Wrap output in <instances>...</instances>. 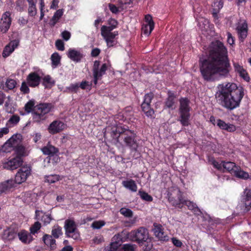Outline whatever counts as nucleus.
Segmentation results:
<instances>
[{"label":"nucleus","instance_id":"nucleus-39","mask_svg":"<svg viewBox=\"0 0 251 251\" xmlns=\"http://www.w3.org/2000/svg\"><path fill=\"white\" fill-rule=\"evenodd\" d=\"M222 163H223V168L232 174H233L235 168L238 167L236 165L235 163L232 162L222 161Z\"/></svg>","mask_w":251,"mask_h":251},{"label":"nucleus","instance_id":"nucleus-53","mask_svg":"<svg viewBox=\"0 0 251 251\" xmlns=\"http://www.w3.org/2000/svg\"><path fill=\"white\" fill-rule=\"evenodd\" d=\"M133 0H118V3L120 5L121 10H124L126 8V6L130 4L132 2Z\"/></svg>","mask_w":251,"mask_h":251},{"label":"nucleus","instance_id":"nucleus-27","mask_svg":"<svg viewBox=\"0 0 251 251\" xmlns=\"http://www.w3.org/2000/svg\"><path fill=\"white\" fill-rule=\"evenodd\" d=\"M126 130V129L123 128L121 126L113 128L111 131V136L113 139L116 140L117 142L121 143L120 139L121 137L120 136L122 134L125 133Z\"/></svg>","mask_w":251,"mask_h":251},{"label":"nucleus","instance_id":"nucleus-5","mask_svg":"<svg viewBox=\"0 0 251 251\" xmlns=\"http://www.w3.org/2000/svg\"><path fill=\"white\" fill-rule=\"evenodd\" d=\"M127 237L130 240L135 242L141 246L145 245L146 243L148 244L149 241H150L148 230L143 226L131 230L128 233ZM151 247V244H148L145 250L149 251Z\"/></svg>","mask_w":251,"mask_h":251},{"label":"nucleus","instance_id":"nucleus-15","mask_svg":"<svg viewBox=\"0 0 251 251\" xmlns=\"http://www.w3.org/2000/svg\"><path fill=\"white\" fill-rule=\"evenodd\" d=\"M11 24V18L9 12H5L1 17L0 23V30L3 33L6 32Z\"/></svg>","mask_w":251,"mask_h":251},{"label":"nucleus","instance_id":"nucleus-28","mask_svg":"<svg viewBox=\"0 0 251 251\" xmlns=\"http://www.w3.org/2000/svg\"><path fill=\"white\" fill-rule=\"evenodd\" d=\"M41 150L44 154L50 156H53L59 151L58 148L49 144L42 148Z\"/></svg>","mask_w":251,"mask_h":251},{"label":"nucleus","instance_id":"nucleus-13","mask_svg":"<svg viewBox=\"0 0 251 251\" xmlns=\"http://www.w3.org/2000/svg\"><path fill=\"white\" fill-rule=\"evenodd\" d=\"M23 162L22 158L19 156H16L3 164L4 169L13 170L20 167Z\"/></svg>","mask_w":251,"mask_h":251},{"label":"nucleus","instance_id":"nucleus-20","mask_svg":"<svg viewBox=\"0 0 251 251\" xmlns=\"http://www.w3.org/2000/svg\"><path fill=\"white\" fill-rule=\"evenodd\" d=\"M19 240L23 243L27 244L31 243L33 238L32 235L25 230H22L17 233Z\"/></svg>","mask_w":251,"mask_h":251},{"label":"nucleus","instance_id":"nucleus-24","mask_svg":"<svg viewBox=\"0 0 251 251\" xmlns=\"http://www.w3.org/2000/svg\"><path fill=\"white\" fill-rule=\"evenodd\" d=\"M153 230L155 236L159 240L163 241L169 240V236L165 234L161 225L155 226Z\"/></svg>","mask_w":251,"mask_h":251},{"label":"nucleus","instance_id":"nucleus-37","mask_svg":"<svg viewBox=\"0 0 251 251\" xmlns=\"http://www.w3.org/2000/svg\"><path fill=\"white\" fill-rule=\"evenodd\" d=\"M123 185L132 192H135L137 190V186L135 182L132 180H125L122 182Z\"/></svg>","mask_w":251,"mask_h":251},{"label":"nucleus","instance_id":"nucleus-19","mask_svg":"<svg viewBox=\"0 0 251 251\" xmlns=\"http://www.w3.org/2000/svg\"><path fill=\"white\" fill-rule=\"evenodd\" d=\"M247 24L246 21H241L237 26V30L240 40L243 41L247 36Z\"/></svg>","mask_w":251,"mask_h":251},{"label":"nucleus","instance_id":"nucleus-43","mask_svg":"<svg viewBox=\"0 0 251 251\" xmlns=\"http://www.w3.org/2000/svg\"><path fill=\"white\" fill-rule=\"evenodd\" d=\"M153 25L143 24L142 30L143 33L147 36L149 35L154 28Z\"/></svg>","mask_w":251,"mask_h":251},{"label":"nucleus","instance_id":"nucleus-41","mask_svg":"<svg viewBox=\"0 0 251 251\" xmlns=\"http://www.w3.org/2000/svg\"><path fill=\"white\" fill-rule=\"evenodd\" d=\"M45 181L49 183H54L60 179L58 175H50L45 176Z\"/></svg>","mask_w":251,"mask_h":251},{"label":"nucleus","instance_id":"nucleus-3","mask_svg":"<svg viewBox=\"0 0 251 251\" xmlns=\"http://www.w3.org/2000/svg\"><path fill=\"white\" fill-rule=\"evenodd\" d=\"M208 51L207 58H201L200 63H228L226 49L221 42H212L209 47Z\"/></svg>","mask_w":251,"mask_h":251},{"label":"nucleus","instance_id":"nucleus-36","mask_svg":"<svg viewBox=\"0 0 251 251\" xmlns=\"http://www.w3.org/2000/svg\"><path fill=\"white\" fill-rule=\"evenodd\" d=\"M108 24L109 26L102 25L101 27V30L111 32L117 27L118 22L116 20L111 18L108 21Z\"/></svg>","mask_w":251,"mask_h":251},{"label":"nucleus","instance_id":"nucleus-25","mask_svg":"<svg viewBox=\"0 0 251 251\" xmlns=\"http://www.w3.org/2000/svg\"><path fill=\"white\" fill-rule=\"evenodd\" d=\"M216 124L221 129L226 130L228 132H233L236 129V126L234 125L226 124L221 119H218Z\"/></svg>","mask_w":251,"mask_h":251},{"label":"nucleus","instance_id":"nucleus-52","mask_svg":"<svg viewBox=\"0 0 251 251\" xmlns=\"http://www.w3.org/2000/svg\"><path fill=\"white\" fill-rule=\"evenodd\" d=\"M199 25L201 30H207V28L209 27V21L207 19H201L199 21Z\"/></svg>","mask_w":251,"mask_h":251},{"label":"nucleus","instance_id":"nucleus-32","mask_svg":"<svg viewBox=\"0 0 251 251\" xmlns=\"http://www.w3.org/2000/svg\"><path fill=\"white\" fill-rule=\"evenodd\" d=\"M42 85L46 89H50L55 83V81L50 75H46L42 78Z\"/></svg>","mask_w":251,"mask_h":251},{"label":"nucleus","instance_id":"nucleus-30","mask_svg":"<svg viewBox=\"0 0 251 251\" xmlns=\"http://www.w3.org/2000/svg\"><path fill=\"white\" fill-rule=\"evenodd\" d=\"M14 181L12 179L7 180L0 184V194L9 191L14 186Z\"/></svg>","mask_w":251,"mask_h":251},{"label":"nucleus","instance_id":"nucleus-34","mask_svg":"<svg viewBox=\"0 0 251 251\" xmlns=\"http://www.w3.org/2000/svg\"><path fill=\"white\" fill-rule=\"evenodd\" d=\"M233 174L236 177L243 179H247L249 178V174L248 173L242 170L239 166L235 168V171H234Z\"/></svg>","mask_w":251,"mask_h":251},{"label":"nucleus","instance_id":"nucleus-63","mask_svg":"<svg viewBox=\"0 0 251 251\" xmlns=\"http://www.w3.org/2000/svg\"><path fill=\"white\" fill-rule=\"evenodd\" d=\"M61 36L65 41H67L71 37V33L70 32L65 30L61 33Z\"/></svg>","mask_w":251,"mask_h":251},{"label":"nucleus","instance_id":"nucleus-14","mask_svg":"<svg viewBox=\"0 0 251 251\" xmlns=\"http://www.w3.org/2000/svg\"><path fill=\"white\" fill-rule=\"evenodd\" d=\"M67 55L70 59L75 62H80L84 57V54L81 50L75 48H70Z\"/></svg>","mask_w":251,"mask_h":251},{"label":"nucleus","instance_id":"nucleus-49","mask_svg":"<svg viewBox=\"0 0 251 251\" xmlns=\"http://www.w3.org/2000/svg\"><path fill=\"white\" fill-rule=\"evenodd\" d=\"M154 94L152 92H150L146 94L144 96L143 103L150 104L152 100L154 98Z\"/></svg>","mask_w":251,"mask_h":251},{"label":"nucleus","instance_id":"nucleus-29","mask_svg":"<svg viewBox=\"0 0 251 251\" xmlns=\"http://www.w3.org/2000/svg\"><path fill=\"white\" fill-rule=\"evenodd\" d=\"M168 96L166 99L165 101V107L168 108H171L172 109H175V107H173L175 103L176 97L174 93H172L171 91H169L168 92Z\"/></svg>","mask_w":251,"mask_h":251},{"label":"nucleus","instance_id":"nucleus-12","mask_svg":"<svg viewBox=\"0 0 251 251\" xmlns=\"http://www.w3.org/2000/svg\"><path fill=\"white\" fill-rule=\"evenodd\" d=\"M23 162L22 158L19 156H16L3 164L4 169L13 170L20 167Z\"/></svg>","mask_w":251,"mask_h":251},{"label":"nucleus","instance_id":"nucleus-6","mask_svg":"<svg viewBox=\"0 0 251 251\" xmlns=\"http://www.w3.org/2000/svg\"><path fill=\"white\" fill-rule=\"evenodd\" d=\"M179 119L182 126H187L190 125V100L187 98H181L179 99Z\"/></svg>","mask_w":251,"mask_h":251},{"label":"nucleus","instance_id":"nucleus-45","mask_svg":"<svg viewBox=\"0 0 251 251\" xmlns=\"http://www.w3.org/2000/svg\"><path fill=\"white\" fill-rule=\"evenodd\" d=\"M120 213L127 218H131L133 216L132 211L126 207H122L120 210Z\"/></svg>","mask_w":251,"mask_h":251},{"label":"nucleus","instance_id":"nucleus-9","mask_svg":"<svg viewBox=\"0 0 251 251\" xmlns=\"http://www.w3.org/2000/svg\"><path fill=\"white\" fill-rule=\"evenodd\" d=\"M31 174V167L30 165L23 166L19 169L15 177L14 184H21L26 181Z\"/></svg>","mask_w":251,"mask_h":251},{"label":"nucleus","instance_id":"nucleus-61","mask_svg":"<svg viewBox=\"0 0 251 251\" xmlns=\"http://www.w3.org/2000/svg\"><path fill=\"white\" fill-rule=\"evenodd\" d=\"M122 249L124 251H134L135 245L130 244H126L123 245Z\"/></svg>","mask_w":251,"mask_h":251},{"label":"nucleus","instance_id":"nucleus-57","mask_svg":"<svg viewBox=\"0 0 251 251\" xmlns=\"http://www.w3.org/2000/svg\"><path fill=\"white\" fill-rule=\"evenodd\" d=\"M28 85L27 83V81H24L22 83L21 87L20 88V90L24 94H28L29 92V89L28 88Z\"/></svg>","mask_w":251,"mask_h":251},{"label":"nucleus","instance_id":"nucleus-62","mask_svg":"<svg viewBox=\"0 0 251 251\" xmlns=\"http://www.w3.org/2000/svg\"><path fill=\"white\" fill-rule=\"evenodd\" d=\"M55 46L57 49L61 51L64 50V43L61 40H57L55 42Z\"/></svg>","mask_w":251,"mask_h":251},{"label":"nucleus","instance_id":"nucleus-10","mask_svg":"<svg viewBox=\"0 0 251 251\" xmlns=\"http://www.w3.org/2000/svg\"><path fill=\"white\" fill-rule=\"evenodd\" d=\"M106 64H94L93 69L94 79L93 82L95 85L98 83V80L101 78V77L105 74L107 69Z\"/></svg>","mask_w":251,"mask_h":251},{"label":"nucleus","instance_id":"nucleus-54","mask_svg":"<svg viewBox=\"0 0 251 251\" xmlns=\"http://www.w3.org/2000/svg\"><path fill=\"white\" fill-rule=\"evenodd\" d=\"M108 7L110 11L113 14H117L122 10H121V8L120 7V5H119L118 7H117L113 4L109 3Z\"/></svg>","mask_w":251,"mask_h":251},{"label":"nucleus","instance_id":"nucleus-16","mask_svg":"<svg viewBox=\"0 0 251 251\" xmlns=\"http://www.w3.org/2000/svg\"><path fill=\"white\" fill-rule=\"evenodd\" d=\"M41 77L36 72H31L27 76L26 79L27 83L31 87L38 86L41 82Z\"/></svg>","mask_w":251,"mask_h":251},{"label":"nucleus","instance_id":"nucleus-50","mask_svg":"<svg viewBox=\"0 0 251 251\" xmlns=\"http://www.w3.org/2000/svg\"><path fill=\"white\" fill-rule=\"evenodd\" d=\"M41 227V224L39 222H35L30 227V233L31 234H34L37 233Z\"/></svg>","mask_w":251,"mask_h":251},{"label":"nucleus","instance_id":"nucleus-40","mask_svg":"<svg viewBox=\"0 0 251 251\" xmlns=\"http://www.w3.org/2000/svg\"><path fill=\"white\" fill-rule=\"evenodd\" d=\"M141 107L142 111L148 117H151L154 113L153 109L151 108V104L142 103Z\"/></svg>","mask_w":251,"mask_h":251},{"label":"nucleus","instance_id":"nucleus-18","mask_svg":"<svg viewBox=\"0 0 251 251\" xmlns=\"http://www.w3.org/2000/svg\"><path fill=\"white\" fill-rule=\"evenodd\" d=\"M65 127L64 124L60 121H54L48 127L49 132L54 134L62 131Z\"/></svg>","mask_w":251,"mask_h":251},{"label":"nucleus","instance_id":"nucleus-48","mask_svg":"<svg viewBox=\"0 0 251 251\" xmlns=\"http://www.w3.org/2000/svg\"><path fill=\"white\" fill-rule=\"evenodd\" d=\"M36 3L28 4V12L30 16H35L37 14Z\"/></svg>","mask_w":251,"mask_h":251},{"label":"nucleus","instance_id":"nucleus-56","mask_svg":"<svg viewBox=\"0 0 251 251\" xmlns=\"http://www.w3.org/2000/svg\"><path fill=\"white\" fill-rule=\"evenodd\" d=\"M105 224L104 222L102 221H94L91 225L94 229H100Z\"/></svg>","mask_w":251,"mask_h":251},{"label":"nucleus","instance_id":"nucleus-21","mask_svg":"<svg viewBox=\"0 0 251 251\" xmlns=\"http://www.w3.org/2000/svg\"><path fill=\"white\" fill-rule=\"evenodd\" d=\"M19 44V42L18 40L11 41L4 48L2 52V56L4 57L8 56L18 47Z\"/></svg>","mask_w":251,"mask_h":251},{"label":"nucleus","instance_id":"nucleus-51","mask_svg":"<svg viewBox=\"0 0 251 251\" xmlns=\"http://www.w3.org/2000/svg\"><path fill=\"white\" fill-rule=\"evenodd\" d=\"M223 6L222 0H214L213 7L215 11H219Z\"/></svg>","mask_w":251,"mask_h":251},{"label":"nucleus","instance_id":"nucleus-44","mask_svg":"<svg viewBox=\"0 0 251 251\" xmlns=\"http://www.w3.org/2000/svg\"><path fill=\"white\" fill-rule=\"evenodd\" d=\"M15 152L16 153V156H19L22 158V156H24L27 155L25 149L23 146H19L17 147L15 149Z\"/></svg>","mask_w":251,"mask_h":251},{"label":"nucleus","instance_id":"nucleus-2","mask_svg":"<svg viewBox=\"0 0 251 251\" xmlns=\"http://www.w3.org/2000/svg\"><path fill=\"white\" fill-rule=\"evenodd\" d=\"M230 64H201L200 72L207 81H212L221 76H226L229 72Z\"/></svg>","mask_w":251,"mask_h":251},{"label":"nucleus","instance_id":"nucleus-22","mask_svg":"<svg viewBox=\"0 0 251 251\" xmlns=\"http://www.w3.org/2000/svg\"><path fill=\"white\" fill-rule=\"evenodd\" d=\"M242 202L245 206L247 211H248L251 208V190L246 188L244 191L242 196Z\"/></svg>","mask_w":251,"mask_h":251},{"label":"nucleus","instance_id":"nucleus-31","mask_svg":"<svg viewBox=\"0 0 251 251\" xmlns=\"http://www.w3.org/2000/svg\"><path fill=\"white\" fill-rule=\"evenodd\" d=\"M43 241L47 246L50 247L51 250L56 248L55 240L53 239L52 235L45 234L43 237Z\"/></svg>","mask_w":251,"mask_h":251},{"label":"nucleus","instance_id":"nucleus-7","mask_svg":"<svg viewBox=\"0 0 251 251\" xmlns=\"http://www.w3.org/2000/svg\"><path fill=\"white\" fill-rule=\"evenodd\" d=\"M120 139V144H122L121 140L124 141L125 145L129 147L132 151H137L138 148L139 147L135 137L136 134L134 131L126 129L124 133L121 134Z\"/></svg>","mask_w":251,"mask_h":251},{"label":"nucleus","instance_id":"nucleus-35","mask_svg":"<svg viewBox=\"0 0 251 251\" xmlns=\"http://www.w3.org/2000/svg\"><path fill=\"white\" fill-rule=\"evenodd\" d=\"M16 235L17 233L14 229L8 228L4 230L2 238L4 240L10 241L13 240Z\"/></svg>","mask_w":251,"mask_h":251},{"label":"nucleus","instance_id":"nucleus-8","mask_svg":"<svg viewBox=\"0 0 251 251\" xmlns=\"http://www.w3.org/2000/svg\"><path fill=\"white\" fill-rule=\"evenodd\" d=\"M64 228L67 237L72 238L75 240L80 239V234L74 220L67 219L65 221Z\"/></svg>","mask_w":251,"mask_h":251},{"label":"nucleus","instance_id":"nucleus-33","mask_svg":"<svg viewBox=\"0 0 251 251\" xmlns=\"http://www.w3.org/2000/svg\"><path fill=\"white\" fill-rule=\"evenodd\" d=\"M184 203L182 204H185L187 206L189 209L193 211L194 213L196 215H200L201 214V212L199 207L197 206L196 203L191 201H188L183 200Z\"/></svg>","mask_w":251,"mask_h":251},{"label":"nucleus","instance_id":"nucleus-58","mask_svg":"<svg viewBox=\"0 0 251 251\" xmlns=\"http://www.w3.org/2000/svg\"><path fill=\"white\" fill-rule=\"evenodd\" d=\"M92 86V82H89L87 81H82L79 87H80L82 89H85L86 88H88L89 90L91 89Z\"/></svg>","mask_w":251,"mask_h":251},{"label":"nucleus","instance_id":"nucleus-26","mask_svg":"<svg viewBox=\"0 0 251 251\" xmlns=\"http://www.w3.org/2000/svg\"><path fill=\"white\" fill-rule=\"evenodd\" d=\"M36 219L40 220L44 222L45 225H47L50 223L52 220L50 215L46 214L43 213L42 211L36 210L35 211Z\"/></svg>","mask_w":251,"mask_h":251},{"label":"nucleus","instance_id":"nucleus-11","mask_svg":"<svg viewBox=\"0 0 251 251\" xmlns=\"http://www.w3.org/2000/svg\"><path fill=\"white\" fill-rule=\"evenodd\" d=\"M101 35L105 40L108 47H112L117 44V41L116 37L118 35V32H110L101 30Z\"/></svg>","mask_w":251,"mask_h":251},{"label":"nucleus","instance_id":"nucleus-4","mask_svg":"<svg viewBox=\"0 0 251 251\" xmlns=\"http://www.w3.org/2000/svg\"><path fill=\"white\" fill-rule=\"evenodd\" d=\"M35 104L34 100H30L25 104V110L27 113H32L34 122L39 123L46 120V115L50 111L52 105L50 103H41L34 106Z\"/></svg>","mask_w":251,"mask_h":251},{"label":"nucleus","instance_id":"nucleus-23","mask_svg":"<svg viewBox=\"0 0 251 251\" xmlns=\"http://www.w3.org/2000/svg\"><path fill=\"white\" fill-rule=\"evenodd\" d=\"M235 71L246 82H249L250 77L246 70L239 64H233Z\"/></svg>","mask_w":251,"mask_h":251},{"label":"nucleus","instance_id":"nucleus-64","mask_svg":"<svg viewBox=\"0 0 251 251\" xmlns=\"http://www.w3.org/2000/svg\"><path fill=\"white\" fill-rule=\"evenodd\" d=\"M212 164L213 165V166L217 169L218 170H222L223 167V163H219L217 161L214 160L212 162Z\"/></svg>","mask_w":251,"mask_h":251},{"label":"nucleus","instance_id":"nucleus-55","mask_svg":"<svg viewBox=\"0 0 251 251\" xmlns=\"http://www.w3.org/2000/svg\"><path fill=\"white\" fill-rule=\"evenodd\" d=\"M16 82L12 79H8L6 82V87L10 90L14 89L16 86Z\"/></svg>","mask_w":251,"mask_h":251},{"label":"nucleus","instance_id":"nucleus-38","mask_svg":"<svg viewBox=\"0 0 251 251\" xmlns=\"http://www.w3.org/2000/svg\"><path fill=\"white\" fill-rule=\"evenodd\" d=\"M63 10L60 9L57 10L54 14L52 18L50 21V25L51 26H54L58 22L59 20L61 18L63 14Z\"/></svg>","mask_w":251,"mask_h":251},{"label":"nucleus","instance_id":"nucleus-60","mask_svg":"<svg viewBox=\"0 0 251 251\" xmlns=\"http://www.w3.org/2000/svg\"><path fill=\"white\" fill-rule=\"evenodd\" d=\"M51 60L52 63H59L61 60V56L57 52L53 53L51 56Z\"/></svg>","mask_w":251,"mask_h":251},{"label":"nucleus","instance_id":"nucleus-1","mask_svg":"<svg viewBox=\"0 0 251 251\" xmlns=\"http://www.w3.org/2000/svg\"><path fill=\"white\" fill-rule=\"evenodd\" d=\"M218 89L215 97L219 104L230 110L239 106L244 95L242 87H238L234 83L228 82L219 84Z\"/></svg>","mask_w":251,"mask_h":251},{"label":"nucleus","instance_id":"nucleus-17","mask_svg":"<svg viewBox=\"0 0 251 251\" xmlns=\"http://www.w3.org/2000/svg\"><path fill=\"white\" fill-rule=\"evenodd\" d=\"M176 194L177 195V199H176L173 196L172 193L168 194V200L173 205L180 208L182 207V203H184V202L183 201V199L182 196V193L179 189H176Z\"/></svg>","mask_w":251,"mask_h":251},{"label":"nucleus","instance_id":"nucleus-46","mask_svg":"<svg viewBox=\"0 0 251 251\" xmlns=\"http://www.w3.org/2000/svg\"><path fill=\"white\" fill-rule=\"evenodd\" d=\"M20 118L17 115H14L12 116L8 121L6 125L8 124L12 125V126L17 125L20 121Z\"/></svg>","mask_w":251,"mask_h":251},{"label":"nucleus","instance_id":"nucleus-42","mask_svg":"<svg viewBox=\"0 0 251 251\" xmlns=\"http://www.w3.org/2000/svg\"><path fill=\"white\" fill-rule=\"evenodd\" d=\"M62 234V228L58 225H54L52 227L51 235L55 238H58Z\"/></svg>","mask_w":251,"mask_h":251},{"label":"nucleus","instance_id":"nucleus-59","mask_svg":"<svg viewBox=\"0 0 251 251\" xmlns=\"http://www.w3.org/2000/svg\"><path fill=\"white\" fill-rule=\"evenodd\" d=\"M79 85L77 83L71 84L69 87H67V89L70 92L76 93L79 89Z\"/></svg>","mask_w":251,"mask_h":251},{"label":"nucleus","instance_id":"nucleus-47","mask_svg":"<svg viewBox=\"0 0 251 251\" xmlns=\"http://www.w3.org/2000/svg\"><path fill=\"white\" fill-rule=\"evenodd\" d=\"M138 194L142 200L147 201H151L153 200L151 195L144 191H139Z\"/></svg>","mask_w":251,"mask_h":251}]
</instances>
